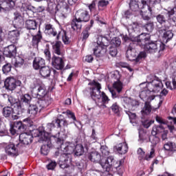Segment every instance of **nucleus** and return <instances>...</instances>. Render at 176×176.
Wrapping results in <instances>:
<instances>
[{"label":"nucleus","instance_id":"obj_8","mask_svg":"<svg viewBox=\"0 0 176 176\" xmlns=\"http://www.w3.org/2000/svg\"><path fill=\"white\" fill-rule=\"evenodd\" d=\"M121 165V162L115 161V158H113V156L108 157L106 160V163L102 164L103 171H106L107 173H109V171L112 170V168H116V170H118Z\"/></svg>","mask_w":176,"mask_h":176},{"label":"nucleus","instance_id":"obj_44","mask_svg":"<svg viewBox=\"0 0 176 176\" xmlns=\"http://www.w3.org/2000/svg\"><path fill=\"white\" fill-rule=\"evenodd\" d=\"M149 3H151V0H142V7H140V9H144V8L148 10V13H152V8L149 6Z\"/></svg>","mask_w":176,"mask_h":176},{"label":"nucleus","instance_id":"obj_1","mask_svg":"<svg viewBox=\"0 0 176 176\" xmlns=\"http://www.w3.org/2000/svg\"><path fill=\"white\" fill-rule=\"evenodd\" d=\"M135 40L138 43H141L144 46V49L147 53L151 54L158 53V56H162L163 50L166 49L164 43L151 41V36L146 33L141 34L138 37H136Z\"/></svg>","mask_w":176,"mask_h":176},{"label":"nucleus","instance_id":"obj_62","mask_svg":"<svg viewBox=\"0 0 176 176\" xmlns=\"http://www.w3.org/2000/svg\"><path fill=\"white\" fill-rule=\"evenodd\" d=\"M109 1L107 0H101L98 2V8H104V6H108Z\"/></svg>","mask_w":176,"mask_h":176},{"label":"nucleus","instance_id":"obj_55","mask_svg":"<svg viewBox=\"0 0 176 176\" xmlns=\"http://www.w3.org/2000/svg\"><path fill=\"white\" fill-rule=\"evenodd\" d=\"M155 123V121L153 120H146L142 122V124L145 129H149L151 127V125Z\"/></svg>","mask_w":176,"mask_h":176},{"label":"nucleus","instance_id":"obj_7","mask_svg":"<svg viewBox=\"0 0 176 176\" xmlns=\"http://www.w3.org/2000/svg\"><path fill=\"white\" fill-rule=\"evenodd\" d=\"M69 12V6L65 1L59 2L55 8V14L60 19H66Z\"/></svg>","mask_w":176,"mask_h":176},{"label":"nucleus","instance_id":"obj_30","mask_svg":"<svg viewBox=\"0 0 176 176\" xmlns=\"http://www.w3.org/2000/svg\"><path fill=\"white\" fill-rule=\"evenodd\" d=\"M32 36H33L32 41V45L37 47L38 44L42 40V33L41 30H38L36 35L32 34Z\"/></svg>","mask_w":176,"mask_h":176},{"label":"nucleus","instance_id":"obj_10","mask_svg":"<svg viewBox=\"0 0 176 176\" xmlns=\"http://www.w3.org/2000/svg\"><path fill=\"white\" fill-rule=\"evenodd\" d=\"M92 85L93 86H94V87L90 88L91 98H92V100H96V98L100 100V98H101V94L102 93L101 92V84L96 81H93Z\"/></svg>","mask_w":176,"mask_h":176},{"label":"nucleus","instance_id":"obj_32","mask_svg":"<svg viewBox=\"0 0 176 176\" xmlns=\"http://www.w3.org/2000/svg\"><path fill=\"white\" fill-rule=\"evenodd\" d=\"M164 131V126H163V125H154L153 126L151 134L152 135H157V134H161V133H162Z\"/></svg>","mask_w":176,"mask_h":176},{"label":"nucleus","instance_id":"obj_46","mask_svg":"<svg viewBox=\"0 0 176 176\" xmlns=\"http://www.w3.org/2000/svg\"><path fill=\"white\" fill-rule=\"evenodd\" d=\"M129 7L133 12H137L140 9V4L135 0H131L129 3Z\"/></svg>","mask_w":176,"mask_h":176},{"label":"nucleus","instance_id":"obj_48","mask_svg":"<svg viewBox=\"0 0 176 176\" xmlns=\"http://www.w3.org/2000/svg\"><path fill=\"white\" fill-rule=\"evenodd\" d=\"M138 28V23L133 22L132 24L129 25L128 32L129 33L135 32L136 30Z\"/></svg>","mask_w":176,"mask_h":176},{"label":"nucleus","instance_id":"obj_58","mask_svg":"<svg viewBox=\"0 0 176 176\" xmlns=\"http://www.w3.org/2000/svg\"><path fill=\"white\" fill-rule=\"evenodd\" d=\"M155 120L157 122V123H160V124H168V123L167 121H166V120L163 119L159 116H156Z\"/></svg>","mask_w":176,"mask_h":176},{"label":"nucleus","instance_id":"obj_43","mask_svg":"<svg viewBox=\"0 0 176 176\" xmlns=\"http://www.w3.org/2000/svg\"><path fill=\"white\" fill-rule=\"evenodd\" d=\"M143 28L147 32H152L153 31V29L155 28V24L152 21H149L147 23H146L144 25H143Z\"/></svg>","mask_w":176,"mask_h":176},{"label":"nucleus","instance_id":"obj_56","mask_svg":"<svg viewBox=\"0 0 176 176\" xmlns=\"http://www.w3.org/2000/svg\"><path fill=\"white\" fill-rule=\"evenodd\" d=\"M109 54H111L112 57L116 56V54H118V49L116 47L111 46L109 47Z\"/></svg>","mask_w":176,"mask_h":176},{"label":"nucleus","instance_id":"obj_26","mask_svg":"<svg viewBox=\"0 0 176 176\" xmlns=\"http://www.w3.org/2000/svg\"><path fill=\"white\" fill-rule=\"evenodd\" d=\"M12 63L16 68H21V67L24 65V63H25V61L24 60V58L20 56H17L14 58Z\"/></svg>","mask_w":176,"mask_h":176},{"label":"nucleus","instance_id":"obj_53","mask_svg":"<svg viewBox=\"0 0 176 176\" xmlns=\"http://www.w3.org/2000/svg\"><path fill=\"white\" fill-rule=\"evenodd\" d=\"M167 89H170V90H173V89H176V80H173V86H171V82L166 81L165 83Z\"/></svg>","mask_w":176,"mask_h":176},{"label":"nucleus","instance_id":"obj_9","mask_svg":"<svg viewBox=\"0 0 176 176\" xmlns=\"http://www.w3.org/2000/svg\"><path fill=\"white\" fill-rule=\"evenodd\" d=\"M20 85H21V81L13 77L7 78L4 82V86L6 90H10V91H13Z\"/></svg>","mask_w":176,"mask_h":176},{"label":"nucleus","instance_id":"obj_29","mask_svg":"<svg viewBox=\"0 0 176 176\" xmlns=\"http://www.w3.org/2000/svg\"><path fill=\"white\" fill-rule=\"evenodd\" d=\"M117 152L120 153V155H124L127 153V151L129 147L126 143H120L116 146Z\"/></svg>","mask_w":176,"mask_h":176},{"label":"nucleus","instance_id":"obj_41","mask_svg":"<svg viewBox=\"0 0 176 176\" xmlns=\"http://www.w3.org/2000/svg\"><path fill=\"white\" fill-rule=\"evenodd\" d=\"M124 102H126V104H128V105H129V107H138V105H140V102L138 101H137L136 100L134 99H131L130 98H125L124 99Z\"/></svg>","mask_w":176,"mask_h":176},{"label":"nucleus","instance_id":"obj_24","mask_svg":"<svg viewBox=\"0 0 176 176\" xmlns=\"http://www.w3.org/2000/svg\"><path fill=\"white\" fill-rule=\"evenodd\" d=\"M44 33L50 36H56L57 35V32L54 30V27L50 23L45 24Z\"/></svg>","mask_w":176,"mask_h":176},{"label":"nucleus","instance_id":"obj_11","mask_svg":"<svg viewBox=\"0 0 176 176\" xmlns=\"http://www.w3.org/2000/svg\"><path fill=\"white\" fill-rule=\"evenodd\" d=\"M30 87L32 89H37V93L33 94V97H36L38 100L49 96V95H47V90H46V87L43 85L35 84L34 85H31Z\"/></svg>","mask_w":176,"mask_h":176},{"label":"nucleus","instance_id":"obj_54","mask_svg":"<svg viewBox=\"0 0 176 176\" xmlns=\"http://www.w3.org/2000/svg\"><path fill=\"white\" fill-rule=\"evenodd\" d=\"M12 71V65L10 63H7L3 67V74H8Z\"/></svg>","mask_w":176,"mask_h":176},{"label":"nucleus","instance_id":"obj_31","mask_svg":"<svg viewBox=\"0 0 176 176\" xmlns=\"http://www.w3.org/2000/svg\"><path fill=\"white\" fill-rule=\"evenodd\" d=\"M12 126L18 131L19 133L25 131V129L27 127V126L23 124L21 121L14 122Z\"/></svg>","mask_w":176,"mask_h":176},{"label":"nucleus","instance_id":"obj_63","mask_svg":"<svg viewBox=\"0 0 176 176\" xmlns=\"http://www.w3.org/2000/svg\"><path fill=\"white\" fill-rule=\"evenodd\" d=\"M62 39L65 45H69L70 42L69 37L67 36V33H64V34L62 36Z\"/></svg>","mask_w":176,"mask_h":176},{"label":"nucleus","instance_id":"obj_36","mask_svg":"<svg viewBox=\"0 0 176 176\" xmlns=\"http://www.w3.org/2000/svg\"><path fill=\"white\" fill-rule=\"evenodd\" d=\"M74 155L75 156H82L85 153V148L81 144L75 145L74 147Z\"/></svg>","mask_w":176,"mask_h":176},{"label":"nucleus","instance_id":"obj_37","mask_svg":"<svg viewBox=\"0 0 176 176\" xmlns=\"http://www.w3.org/2000/svg\"><path fill=\"white\" fill-rule=\"evenodd\" d=\"M37 28L36 21L35 20H27L25 21V28L27 30H35Z\"/></svg>","mask_w":176,"mask_h":176},{"label":"nucleus","instance_id":"obj_4","mask_svg":"<svg viewBox=\"0 0 176 176\" xmlns=\"http://www.w3.org/2000/svg\"><path fill=\"white\" fill-rule=\"evenodd\" d=\"M109 45L108 38L102 36L98 38L97 42L93 43L94 54L96 57H102L107 53V47Z\"/></svg>","mask_w":176,"mask_h":176},{"label":"nucleus","instance_id":"obj_12","mask_svg":"<svg viewBox=\"0 0 176 176\" xmlns=\"http://www.w3.org/2000/svg\"><path fill=\"white\" fill-rule=\"evenodd\" d=\"M88 159L93 163H99L102 168V163H106L107 160H104V157L101 156V154L98 151H93L88 155Z\"/></svg>","mask_w":176,"mask_h":176},{"label":"nucleus","instance_id":"obj_59","mask_svg":"<svg viewBox=\"0 0 176 176\" xmlns=\"http://www.w3.org/2000/svg\"><path fill=\"white\" fill-rule=\"evenodd\" d=\"M21 9L23 12H27V10H31V9H32V6L27 3H22Z\"/></svg>","mask_w":176,"mask_h":176},{"label":"nucleus","instance_id":"obj_64","mask_svg":"<svg viewBox=\"0 0 176 176\" xmlns=\"http://www.w3.org/2000/svg\"><path fill=\"white\" fill-rule=\"evenodd\" d=\"M56 166H57V163L56 162H51L48 165H47V170H53L56 168Z\"/></svg>","mask_w":176,"mask_h":176},{"label":"nucleus","instance_id":"obj_27","mask_svg":"<svg viewBox=\"0 0 176 176\" xmlns=\"http://www.w3.org/2000/svg\"><path fill=\"white\" fill-rule=\"evenodd\" d=\"M2 113L5 118H10L13 113H16V109L7 106L3 109Z\"/></svg>","mask_w":176,"mask_h":176},{"label":"nucleus","instance_id":"obj_18","mask_svg":"<svg viewBox=\"0 0 176 176\" xmlns=\"http://www.w3.org/2000/svg\"><path fill=\"white\" fill-rule=\"evenodd\" d=\"M160 34H163L164 42H168L170 39H173V36H174V34L170 30H167L166 28H161L159 30Z\"/></svg>","mask_w":176,"mask_h":176},{"label":"nucleus","instance_id":"obj_3","mask_svg":"<svg viewBox=\"0 0 176 176\" xmlns=\"http://www.w3.org/2000/svg\"><path fill=\"white\" fill-rule=\"evenodd\" d=\"M137 38H135L130 43L128 49L126 50V58L129 60V61H135V63H138L142 58H145L146 57V53L145 52H141L138 56L137 52H135V46H137Z\"/></svg>","mask_w":176,"mask_h":176},{"label":"nucleus","instance_id":"obj_49","mask_svg":"<svg viewBox=\"0 0 176 176\" xmlns=\"http://www.w3.org/2000/svg\"><path fill=\"white\" fill-rule=\"evenodd\" d=\"M148 14H151V13H149V10H148V11L142 10L140 11V14L142 16V18L143 19V20H146V21H149V20H151V16Z\"/></svg>","mask_w":176,"mask_h":176},{"label":"nucleus","instance_id":"obj_34","mask_svg":"<svg viewBox=\"0 0 176 176\" xmlns=\"http://www.w3.org/2000/svg\"><path fill=\"white\" fill-rule=\"evenodd\" d=\"M152 107H151V103H149V102H146L144 103V107L141 111L142 115H143V116L150 115Z\"/></svg>","mask_w":176,"mask_h":176},{"label":"nucleus","instance_id":"obj_2","mask_svg":"<svg viewBox=\"0 0 176 176\" xmlns=\"http://www.w3.org/2000/svg\"><path fill=\"white\" fill-rule=\"evenodd\" d=\"M54 138H56V144L60 146V149L63 152H66L60 155V168H68V160H71V155L75 152V143L67 142L63 144V141L60 138V132L56 135L53 136Z\"/></svg>","mask_w":176,"mask_h":176},{"label":"nucleus","instance_id":"obj_16","mask_svg":"<svg viewBox=\"0 0 176 176\" xmlns=\"http://www.w3.org/2000/svg\"><path fill=\"white\" fill-rule=\"evenodd\" d=\"M13 24L14 28L18 29L22 28L24 25V19H23V16H21V14L17 11L14 12Z\"/></svg>","mask_w":176,"mask_h":176},{"label":"nucleus","instance_id":"obj_5","mask_svg":"<svg viewBox=\"0 0 176 176\" xmlns=\"http://www.w3.org/2000/svg\"><path fill=\"white\" fill-rule=\"evenodd\" d=\"M147 89L140 93L141 100H146L151 92L159 93L163 89V82L158 80H154L152 82L148 84Z\"/></svg>","mask_w":176,"mask_h":176},{"label":"nucleus","instance_id":"obj_52","mask_svg":"<svg viewBox=\"0 0 176 176\" xmlns=\"http://www.w3.org/2000/svg\"><path fill=\"white\" fill-rule=\"evenodd\" d=\"M111 110L114 113H117V115H119V112H120V107L118 104L117 102L113 103L111 107Z\"/></svg>","mask_w":176,"mask_h":176},{"label":"nucleus","instance_id":"obj_33","mask_svg":"<svg viewBox=\"0 0 176 176\" xmlns=\"http://www.w3.org/2000/svg\"><path fill=\"white\" fill-rule=\"evenodd\" d=\"M33 135L34 137H40L41 141H45L47 137L46 136V133L41 129H35L33 131Z\"/></svg>","mask_w":176,"mask_h":176},{"label":"nucleus","instance_id":"obj_21","mask_svg":"<svg viewBox=\"0 0 176 176\" xmlns=\"http://www.w3.org/2000/svg\"><path fill=\"white\" fill-rule=\"evenodd\" d=\"M39 111V106L37 103L35 104H30L28 105V113L30 115L32 118H35L38 112Z\"/></svg>","mask_w":176,"mask_h":176},{"label":"nucleus","instance_id":"obj_25","mask_svg":"<svg viewBox=\"0 0 176 176\" xmlns=\"http://www.w3.org/2000/svg\"><path fill=\"white\" fill-rule=\"evenodd\" d=\"M8 38L12 43H17L20 38V32L19 30H12L9 32Z\"/></svg>","mask_w":176,"mask_h":176},{"label":"nucleus","instance_id":"obj_42","mask_svg":"<svg viewBox=\"0 0 176 176\" xmlns=\"http://www.w3.org/2000/svg\"><path fill=\"white\" fill-rule=\"evenodd\" d=\"M113 89L116 90L119 94L123 91V83L120 80H117L113 84Z\"/></svg>","mask_w":176,"mask_h":176},{"label":"nucleus","instance_id":"obj_22","mask_svg":"<svg viewBox=\"0 0 176 176\" xmlns=\"http://www.w3.org/2000/svg\"><path fill=\"white\" fill-rule=\"evenodd\" d=\"M71 28L74 31H76L77 32H80V30H82V22L79 21L76 16L72 20L71 23Z\"/></svg>","mask_w":176,"mask_h":176},{"label":"nucleus","instance_id":"obj_6","mask_svg":"<svg viewBox=\"0 0 176 176\" xmlns=\"http://www.w3.org/2000/svg\"><path fill=\"white\" fill-rule=\"evenodd\" d=\"M3 98L6 101H8L11 107L15 109L16 115H21L25 111V109L23 108L21 106V103L19 99L14 98V97L12 96H9L7 94H3Z\"/></svg>","mask_w":176,"mask_h":176},{"label":"nucleus","instance_id":"obj_14","mask_svg":"<svg viewBox=\"0 0 176 176\" xmlns=\"http://www.w3.org/2000/svg\"><path fill=\"white\" fill-rule=\"evenodd\" d=\"M3 54L6 57L14 58L17 54V47L14 45H10L4 49Z\"/></svg>","mask_w":176,"mask_h":176},{"label":"nucleus","instance_id":"obj_23","mask_svg":"<svg viewBox=\"0 0 176 176\" xmlns=\"http://www.w3.org/2000/svg\"><path fill=\"white\" fill-rule=\"evenodd\" d=\"M45 59L41 57H36L33 61V68L35 69H41L45 67Z\"/></svg>","mask_w":176,"mask_h":176},{"label":"nucleus","instance_id":"obj_39","mask_svg":"<svg viewBox=\"0 0 176 176\" xmlns=\"http://www.w3.org/2000/svg\"><path fill=\"white\" fill-rule=\"evenodd\" d=\"M164 148L166 151H169L170 152H175L176 151L175 143L171 142L166 143Z\"/></svg>","mask_w":176,"mask_h":176},{"label":"nucleus","instance_id":"obj_35","mask_svg":"<svg viewBox=\"0 0 176 176\" xmlns=\"http://www.w3.org/2000/svg\"><path fill=\"white\" fill-rule=\"evenodd\" d=\"M51 72L52 69H50V67L47 66H44L40 69V75H41L43 78H49V76H50Z\"/></svg>","mask_w":176,"mask_h":176},{"label":"nucleus","instance_id":"obj_13","mask_svg":"<svg viewBox=\"0 0 176 176\" xmlns=\"http://www.w3.org/2000/svg\"><path fill=\"white\" fill-rule=\"evenodd\" d=\"M81 23H87L90 20V14L86 10L80 9L76 11L75 16Z\"/></svg>","mask_w":176,"mask_h":176},{"label":"nucleus","instance_id":"obj_28","mask_svg":"<svg viewBox=\"0 0 176 176\" xmlns=\"http://www.w3.org/2000/svg\"><path fill=\"white\" fill-rule=\"evenodd\" d=\"M52 49L54 54H57V56H60L61 57L64 56V53H63V51H61V42L58 41L54 44L52 45Z\"/></svg>","mask_w":176,"mask_h":176},{"label":"nucleus","instance_id":"obj_40","mask_svg":"<svg viewBox=\"0 0 176 176\" xmlns=\"http://www.w3.org/2000/svg\"><path fill=\"white\" fill-rule=\"evenodd\" d=\"M149 141L151 143V148H155L160 142V139L156 135H152L149 138Z\"/></svg>","mask_w":176,"mask_h":176},{"label":"nucleus","instance_id":"obj_15","mask_svg":"<svg viewBox=\"0 0 176 176\" xmlns=\"http://www.w3.org/2000/svg\"><path fill=\"white\" fill-rule=\"evenodd\" d=\"M52 64L56 69H63V68H64V60H63V56L54 55L52 58Z\"/></svg>","mask_w":176,"mask_h":176},{"label":"nucleus","instance_id":"obj_47","mask_svg":"<svg viewBox=\"0 0 176 176\" xmlns=\"http://www.w3.org/2000/svg\"><path fill=\"white\" fill-rule=\"evenodd\" d=\"M43 53L46 60H47V61H50V60H52V54L50 53V48L49 47V45H46Z\"/></svg>","mask_w":176,"mask_h":176},{"label":"nucleus","instance_id":"obj_57","mask_svg":"<svg viewBox=\"0 0 176 176\" xmlns=\"http://www.w3.org/2000/svg\"><path fill=\"white\" fill-rule=\"evenodd\" d=\"M100 151L103 156H108L109 155V149L107 147V146H102L100 147Z\"/></svg>","mask_w":176,"mask_h":176},{"label":"nucleus","instance_id":"obj_20","mask_svg":"<svg viewBox=\"0 0 176 176\" xmlns=\"http://www.w3.org/2000/svg\"><path fill=\"white\" fill-rule=\"evenodd\" d=\"M36 103L40 108H47L52 104V98L50 96H45L41 99H38Z\"/></svg>","mask_w":176,"mask_h":176},{"label":"nucleus","instance_id":"obj_51","mask_svg":"<svg viewBox=\"0 0 176 176\" xmlns=\"http://www.w3.org/2000/svg\"><path fill=\"white\" fill-rule=\"evenodd\" d=\"M153 157H155V147H151L149 154L144 156V160L149 161L151 159H153Z\"/></svg>","mask_w":176,"mask_h":176},{"label":"nucleus","instance_id":"obj_38","mask_svg":"<svg viewBox=\"0 0 176 176\" xmlns=\"http://www.w3.org/2000/svg\"><path fill=\"white\" fill-rule=\"evenodd\" d=\"M16 1L17 0H6L2 6L6 8V9H12L16 6Z\"/></svg>","mask_w":176,"mask_h":176},{"label":"nucleus","instance_id":"obj_17","mask_svg":"<svg viewBox=\"0 0 176 176\" xmlns=\"http://www.w3.org/2000/svg\"><path fill=\"white\" fill-rule=\"evenodd\" d=\"M6 153L8 156H18L19 149L16 147V145L13 143H10L6 146Z\"/></svg>","mask_w":176,"mask_h":176},{"label":"nucleus","instance_id":"obj_60","mask_svg":"<svg viewBox=\"0 0 176 176\" xmlns=\"http://www.w3.org/2000/svg\"><path fill=\"white\" fill-rule=\"evenodd\" d=\"M96 2H97V1H92V3L91 4H89L88 6V8H89L90 12H96V6H97Z\"/></svg>","mask_w":176,"mask_h":176},{"label":"nucleus","instance_id":"obj_45","mask_svg":"<svg viewBox=\"0 0 176 176\" xmlns=\"http://www.w3.org/2000/svg\"><path fill=\"white\" fill-rule=\"evenodd\" d=\"M31 100L32 98L31 96H30V94H25L21 97V101L22 102H24V104H27L28 107V105L30 104Z\"/></svg>","mask_w":176,"mask_h":176},{"label":"nucleus","instance_id":"obj_50","mask_svg":"<svg viewBox=\"0 0 176 176\" xmlns=\"http://www.w3.org/2000/svg\"><path fill=\"white\" fill-rule=\"evenodd\" d=\"M50 149V147H49L48 144H44L41 146V153L42 155H44L46 156L47 155L49 154Z\"/></svg>","mask_w":176,"mask_h":176},{"label":"nucleus","instance_id":"obj_19","mask_svg":"<svg viewBox=\"0 0 176 176\" xmlns=\"http://www.w3.org/2000/svg\"><path fill=\"white\" fill-rule=\"evenodd\" d=\"M32 138H34L32 135L28 134L27 133H23L19 135V141L21 144H23V145H29V144H31V142H32Z\"/></svg>","mask_w":176,"mask_h":176},{"label":"nucleus","instance_id":"obj_61","mask_svg":"<svg viewBox=\"0 0 176 176\" xmlns=\"http://www.w3.org/2000/svg\"><path fill=\"white\" fill-rule=\"evenodd\" d=\"M138 155H139L140 160H141L142 159H144V157H145V152L141 148H139L138 149Z\"/></svg>","mask_w":176,"mask_h":176}]
</instances>
